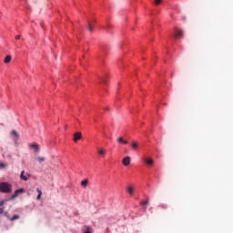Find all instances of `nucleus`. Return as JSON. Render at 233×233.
Listing matches in <instances>:
<instances>
[{
    "instance_id": "obj_1",
    "label": "nucleus",
    "mask_w": 233,
    "mask_h": 233,
    "mask_svg": "<svg viewBox=\"0 0 233 233\" xmlns=\"http://www.w3.org/2000/svg\"><path fill=\"white\" fill-rule=\"evenodd\" d=\"M0 192L3 194H10L12 193V185L7 182H1L0 183Z\"/></svg>"
},
{
    "instance_id": "obj_2",
    "label": "nucleus",
    "mask_w": 233,
    "mask_h": 233,
    "mask_svg": "<svg viewBox=\"0 0 233 233\" xmlns=\"http://www.w3.org/2000/svg\"><path fill=\"white\" fill-rule=\"evenodd\" d=\"M81 137H83V135L81 134V132H76L73 136V141L75 143H77V141H79V139H81Z\"/></svg>"
},
{
    "instance_id": "obj_3",
    "label": "nucleus",
    "mask_w": 233,
    "mask_h": 233,
    "mask_svg": "<svg viewBox=\"0 0 233 233\" xmlns=\"http://www.w3.org/2000/svg\"><path fill=\"white\" fill-rule=\"evenodd\" d=\"M23 192H25V189L23 188L15 190V193L12 195L11 199H15V198H17L19 194H23Z\"/></svg>"
},
{
    "instance_id": "obj_4",
    "label": "nucleus",
    "mask_w": 233,
    "mask_h": 233,
    "mask_svg": "<svg viewBox=\"0 0 233 233\" xmlns=\"http://www.w3.org/2000/svg\"><path fill=\"white\" fill-rule=\"evenodd\" d=\"M97 154L101 156V157H105V156H106V149L103 147L97 148Z\"/></svg>"
},
{
    "instance_id": "obj_5",
    "label": "nucleus",
    "mask_w": 233,
    "mask_h": 233,
    "mask_svg": "<svg viewBox=\"0 0 233 233\" xmlns=\"http://www.w3.org/2000/svg\"><path fill=\"white\" fill-rule=\"evenodd\" d=\"M28 177H30V174L25 173V171H22L20 174V179H23L24 181H28Z\"/></svg>"
},
{
    "instance_id": "obj_6",
    "label": "nucleus",
    "mask_w": 233,
    "mask_h": 233,
    "mask_svg": "<svg viewBox=\"0 0 233 233\" xmlns=\"http://www.w3.org/2000/svg\"><path fill=\"white\" fill-rule=\"evenodd\" d=\"M30 148H34L35 152L39 153L41 151V149L39 148V145L34 143L29 145Z\"/></svg>"
},
{
    "instance_id": "obj_7",
    "label": "nucleus",
    "mask_w": 233,
    "mask_h": 233,
    "mask_svg": "<svg viewBox=\"0 0 233 233\" xmlns=\"http://www.w3.org/2000/svg\"><path fill=\"white\" fill-rule=\"evenodd\" d=\"M122 163L124 167H128V165H130V157H124Z\"/></svg>"
},
{
    "instance_id": "obj_8",
    "label": "nucleus",
    "mask_w": 233,
    "mask_h": 233,
    "mask_svg": "<svg viewBox=\"0 0 233 233\" xmlns=\"http://www.w3.org/2000/svg\"><path fill=\"white\" fill-rule=\"evenodd\" d=\"M184 33L183 31L179 30L177 31V33L174 35L175 39H179L180 37H183Z\"/></svg>"
},
{
    "instance_id": "obj_9",
    "label": "nucleus",
    "mask_w": 233,
    "mask_h": 233,
    "mask_svg": "<svg viewBox=\"0 0 233 233\" xmlns=\"http://www.w3.org/2000/svg\"><path fill=\"white\" fill-rule=\"evenodd\" d=\"M117 143H119L120 145H128V141L127 140H124L123 139V137H119L117 139H116Z\"/></svg>"
},
{
    "instance_id": "obj_10",
    "label": "nucleus",
    "mask_w": 233,
    "mask_h": 233,
    "mask_svg": "<svg viewBox=\"0 0 233 233\" xmlns=\"http://www.w3.org/2000/svg\"><path fill=\"white\" fill-rule=\"evenodd\" d=\"M143 161L147 163V165H149L152 167L154 165V160L152 158H143Z\"/></svg>"
},
{
    "instance_id": "obj_11",
    "label": "nucleus",
    "mask_w": 233,
    "mask_h": 233,
    "mask_svg": "<svg viewBox=\"0 0 233 233\" xmlns=\"http://www.w3.org/2000/svg\"><path fill=\"white\" fill-rule=\"evenodd\" d=\"M127 192L130 195V196H133L134 195V187L132 186H128L127 188H126Z\"/></svg>"
},
{
    "instance_id": "obj_12",
    "label": "nucleus",
    "mask_w": 233,
    "mask_h": 233,
    "mask_svg": "<svg viewBox=\"0 0 233 233\" xmlns=\"http://www.w3.org/2000/svg\"><path fill=\"white\" fill-rule=\"evenodd\" d=\"M10 61H12V56L10 55L6 56L4 63H5L6 65H8V63H10Z\"/></svg>"
},
{
    "instance_id": "obj_13",
    "label": "nucleus",
    "mask_w": 233,
    "mask_h": 233,
    "mask_svg": "<svg viewBox=\"0 0 233 233\" xmlns=\"http://www.w3.org/2000/svg\"><path fill=\"white\" fill-rule=\"evenodd\" d=\"M88 185V179H84L81 181V187H83L84 188H86Z\"/></svg>"
},
{
    "instance_id": "obj_14",
    "label": "nucleus",
    "mask_w": 233,
    "mask_h": 233,
    "mask_svg": "<svg viewBox=\"0 0 233 233\" xmlns=\"http://www.w3.org/2000/svg\"><path fill=\"white\" fill-rule=\"evenodd\" d=\"M138 147H139V146H138V144H137V141H135V142H133V143L131 144V147H132L133 150H137Z\"/></svg>"
},
{
    "instance_id": "obj_15",
    "label": "nucleus",
    "mask_w": 233,
    "mask_h": 233,
    "mask_svg": "<svg viewBox=\"0 0 233 233\" xmlns=\"http://www.w3.org/2000/svg\"><path fill=\"white\" fill-rule=\"evenodd\" d=\"M11 134H12V136H13L14 137H15L16 139H19V133H17V131L13 130V131L11 132Z\"/></svg>"
},
{
    "instance_id": "obj_16",
    "label": "nucleus",
    "mask_w": 233,
    "mask_h": 233,
    "mask_svg": "<svg viewBox=\"0 0 233 233\" xmlns=\"http://www.w3.org/2000/svg\"><path fill=\"white\" fill-rule=\"evenodd\" d=\"M36 191L38 193L36 199L39 201V199H41V196H43V192L39 188H37Z\"/></svg>"
},
{
    "instance_id": "obj_17",
    "label": "nucleus",
    "mask_w": 233,
    "mask_h": 233,
    "mask_svg": "<svg viewBox=\"0 0 233 233\" xmlns=\"http://www.w3.org/2000/svg\"><path fill=\"white\" fill-rule=\"evenodd\" d=\"M87 30H89V32H94V28L92 27V24L90 22H87Z\"/></svg>"
},
{
    "instance_id": "obj_18",
    "label": "nucleus",
    "mask_w": 233,
    "mask_h": 233,
    "mask_svg": "<svg viewBox=\"0 0 233 233\" xmlns=\"http://www.w3.org/2000/svg\"><path fill=\"white\" fill-rule=\"evenodd\" d=\"M10 221H15V219H19V215H14L12 218H9Z\"/></svg>"
},
{
    "instance_id": "obj_19",
    "label": "nucleus",
    "mask_w": 233,
    "mask_h": 233,
    "mask_svg": "<svg viewBox=\"0 0 233 233\" xmlns=\"http://www.w3.org/2000/svg\"><path fill=\"white\" fill-rule=\"evenodd\" d=\"M36 160H37L38 162H40V163H43V162L46 161V158L43 157H36Z\"/></svg>"
},
{
    "instance_id": "obj_20",
    "label": "nucleus",
    "mask_w": 233,
    "mask_h": 233,
    "mask_svg": "<svg viewBox=\"0 0 233 233\" xmlns=\"http://www.w3.org/2000/svg\"><path fill=\"white\" fill-rule=\"evenodd\" d=\"M8 167V164L5 163H0V169L3 170V168H6Z\"/></svg>"
},
{
    "instance_id": "obj_21",
    "label": "nucleus",
    "mask_w": 233,
    "mask_h": 233,
    "mask_svg": "<svg viewBox=\"0 0 233 233\" xmlns=\"http://www.w3.org/2000/svg\"><path fill=\"white\" fill-rule=\"evenodd\" d=\"M155 5H161V0H155Z\"/></svg>"
},
{
    "instance_id": "obj_22",
    "label": "nucleus",
    "mask_w": 233,
    "mask_h": 233,
    "mask_svg": "<svg viewBox=\"0 0 233 233\" xmlns=\"http://www.w3.org/2000/svg\"><path fill=\"white\" fill-rule=\"evenodd\" d=\"M141 205H148V200L143 201Z\"/></svg>"
},
{
    "instance_id": "obj_23",
    "label": "nucleus",
    "mask_w": 233,
    "mask_h": 233,
    "mask_svg": "<svg viewBox=\"0 0 233 233\" xmlns=\"http://www.w3.org/2000/svg\"><path fill=\"white\" fill-rule=\"evenodd\" d=\"M3 205H5V201L4 200L0 201V207H3Z\"/></svg>"
},
{
    "instance_id": "obj_24",
    "label": "nucleus",
    "mask_w": 233,
    "mask_h": 233,
    "mask_svg": "<svg viewBox=\"0 0 233 233\" xmlns=\"http://www.w3.org/2000/svg\"><path fill=\"white\" fill-rule=\"evenodd\" d=\"M3 212H5V208H0V214H3Z\"/></svg>"
},
{
    "instance_id": "obj_25",
    "label": "nucleus",
    "mask_w": 233,
    "mask_h": 233,
    "mask_svg": "<svg viewBox=\"0 0 233 233\" xmlns=\"http://www.w3.org/2000/svg\"><path fill=\"white\" fill-rule=\"evenodd\" d=\"M15 39H16V40L21 39V35H16V36H15Z\"/></svg>"
}]
</instances>
